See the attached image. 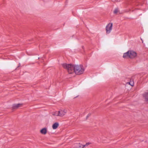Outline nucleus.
Masks as SVG:
<instances>
[{"label": "nucleus", "instance_id": "nucleus-3", "mask_svg": "<svg viewBox=\"0 0 148 148\" xmlns=\"http://www.w3.org/2000/svg\"><path fill=\"white\" fill-rule=\"evenodd\" d=\"M112 25H113L112 23H110L106 26V34H109L111 32L112 29Z\"/></svg>", "mask_w": 148, "mask_h": 148}, {"label": "nucleus", "instance_id": "nucleus-8", "mask_svg": "<svg viewBox=\"0 0 148 148\" xmlns=\"http://www.w3.org/2000/svg\"><path fill=\"white\" fill-rule=\"evenodd\" d=\"M59 125V123L58 122H56L53 124L52 125V128L53 129L55 130L58 127Z\"/></svg>", "mask_w": 148, "mask_h": 148}, {"label": "nucleus", "instance_id": "nucleus-1", "mask_svg": "<svg viewBox=\"0 0 148 148\" xmlns=\"http://www.w3.org/2000/svg\"><path fill=\"white\" fill-rule=\"evenodd\" d=\"M62 66L64 68L67 70L69 74L75 73L76 74L79 75L83 74L85 70L84 67L81 65H72L63 63Z\"/></svg>", "mask_w": 148, "mask_h": 148}, {"label": "nucleus", "instance_id": "nucleus-2", "mask_svg": "<svg viewBox=\"0 0 148 148\" xmlns=\"http://www.w3.org/2000/svg\"><path fill=\"white\" fill-rule=\"evenodd\" d=\"M137 56V54L136 51L133 50H129L124 53L123 58H129L134 59L136 58Z\"/></svg>", "mask_w": 148, "mask_h": 148}, {"label": "nucleus", "instance_id": "nucleus-4", "mask_svg": "<svg viewBox=\"0 0 148 148\" xmlns=\"http://www.w3.org/2000/svg\"><path fill=\"white\" fill-rule=\"evenodd\" d=\"M59 116L62 117L64 116L67 113L66 110L65 109H62L60 110L59 111Z\"/></svg>", "mask_w": 148, "mask_h": 148}, {"label": "nucleus", "instance_id": "nucleus-6", "mask_svg": "<svg viewBox=\"0 0 148 148\" xmlns=\"http://www.w3.org/2000/svg\"><path fill=\"white\" fill-rule=\"evenodd\" d=\"M85 146L80 143L76 144L74 145V148H83Z\"/></svg>", "mask_w": 148, "mask_h": 148}, {"label": "nucleus", "instance_id": "nucleus-5", "mask_svg": "<svg viewBox=\"0 0 148 148\" xmlns=\"http://www.w3.org/2000/svg\"><path fill=\"white\" fill-rule=\"evenodd\" d=\"M47 129L46 127H44L41 129L40 130V133L43 135H45L47 133Z\"/></svg>", "mask_w": 148, "mask_h": 148}, {"label": "nucleus", "instance_id": "nucleus-10", "mask_svg": "<svg viewBox=\"0 0 148 148\" xmlns=\"http://www.w3.org/2000/svg\"><path fill=\"white\" fill-rule=\"evenodd\" d=\"M21 104H14L13 105V107L14 108H17L21 106Z\"/></svg>", "mask_w": 148, "mask_h": 148}, {"label": "nucleus", "instance_id": "nucleus-12", "mask_svg": "<svg viewBox=\"0 0 148 148\" xmlns=\"http://www.w3.org/2000/svg\"><path fill=\"white\" fill-rule=\"evenodd\" d=\"M91 144V143L90 142H89L87 143L85 145H84V146H87L88 145H89Z\"/></svg>", "mask_w": 148, "mask_h": 148}, {"label": "nucleus", "instance_id": "nucleus-9", "mask_svg": "<svg viewBox=\"0 0 148 148\" xmlns=\"http://www.w3.org/2000/svg\"><path fill=\"white\" fill-rule=\"evenodd\" d=\"M143 96L145 100L148 101V91L144 93Z\"/></svg>", "mask_w": 148, "mask_h": 148}, {"label": "nucleus", "instance_id": "nucleus-13", "mask_svg": "<svg viewBox=\"0 0 148 148\" xmlns=\"http://www.w3.org/2000/svg\"><path fill=\"white\" fill-rule=\"evenodd\" d=\"M118 12V10L117 9H116L114 10V13H116Z\"/></svg>", "mask_w": 148, "mask_h": 148}, {"label": "nucleus", "instance_id": "nucleus-11", "mask_svg": "<svg viewBox=\"0 0 148 148\" xmlns=\"http://www.w3.org/2000/svg\"><path fill=\"white\" fill-rule=\"evenodd\" d=\"M127 84H128L132 86H133L134 85V82L132 81H130L129 82L127 83Z\"/></svg>", "mask_w": 148, "mask_h": 148}, {"label": "nucleus", "instance_id": "nucleus-7", "mask_svg": "<svg viewBox=\"0 0 148 148\" xmlns=\"http://www.w3.org/2000/svg\"><path fill=\"white\" fill-rule=\"evenodd\" d=\"M51 114L53 116H59L58 111H54L51 112Z\"/></svg>", "mask_w": 148, "mask_h": 148}]
</instances>
